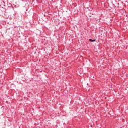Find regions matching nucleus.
<instances>
[{"label":"nucleus","mask_w":128,"mask_h":128,"mask_svg":"<svg viewBox=\"0 0 128 128\" xmlns=\"http://www.w3.org/2000/svg\"><path fill=\"white\" fill-rule=\"evenodd\" d=\"M89 40L90 42H96V40L90 39Z\"/></svg>","instance_id":"nucleus-1"}]
</instances>
